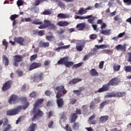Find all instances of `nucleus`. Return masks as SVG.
Masks as SVG:
<instances>
[{
  "label": "nucleus",
  "mask_w": 131,
  "mask_h": 131,
  "mask_svg": "<svg viewBox=\"0 0 131 131\" xmlns=\"http://www.w3.org/2000/svg\"><path fill=\"white\" fill-rule=\"evenodd\" d=\"M42 103H43V99H38L35 101V104L33 105L34 108L32 111L34 114L32 118V121H35L36 119H39L43 116V113L39 110L40 107H41Z\"/></svg>",
  "instance_id": "1"
},
{
  "label": "nucleus",
  "mask_w": 131,
  "mask_h": 131,
  "mask_svg": "<svg viewBox=\"0 0 131 131\" xmlns=\"http://www.w3.org/2000/svg\"><path fill=\"white\" fill-rule=\"evenodd\" d=\"M21 100L22 101H25L23 106L21 105H18L16 106L15 108L8 111L7 112V115L14 116V115L19 114V113L21 112V110H26L27 108H28V106H29V102L27 101V98L26 97H23Z\"/></svg>",
  "instance_id": "2"
},
{
  "label": "nucleus",
  "mask_w": 131,
  "mask_h": 131,
  "mask_svg": "<svg viewBox=\"0 0 131 131\" xmlns=\"http://www.w3.org/2000/svg\"><path fill=\"white\" fill-rule=\"evenodd\" d=\"M56 90L58 91L56 95L57 104L58 108H62L64 105V101H63L62 98H60L63 97L66 94V90H64V86L63 85L56 87Z\"/></svg>",
  "instance_id": "3"
},
{
  "label": "nucleus",
  "mask_w": 131,
  "mask_h": 131,
  "mask_svg": "<svg viewBox=\"0 0 131 131\" xmlns=\"http://www.w3.org/2000/svg\"><path fill=\"white\" fill-rule=\"evenodd\" d=\"M58 64H63L68 68H71L74 65V62L69 61V57L67 56L59 60L58 61Z\"/></svg>",
  "instance_id": "4"
},
{
  "label": "nucleus",
  "mask_w": 131,
  "mask_h": 131,
  "mask_svg": "<svg viewBox=\"0 0 131 131\" xmlns=\"http://www.w3.org/2000/svg\"><path fill=\"white\" fill-rule=\"evenodd\" d=\"M43 74L42 73H37L32 77L34 82H39V81L43 80Z\"/></svg>",
  "instance_id": "5"
},
{
  "label": "nucleus",
  "mask_w": 131,
  "mask_h": 131,
  "mask_svg": "<svg viewBox=\"0 0 131 131\" xmlns=\"http://www.w3.org/2000/svg\"><path fill=\"white\" fill-rule=\"evenodd\" d=\"M18 102L19 99L18 98V96L15 95H12L10 97V99L8 101V102L10 105H14V104H17Z\"/></svg>",
  "instance_id": "6"
},
{
  "label": "nucleus",
  "mask_w": 131,
  "mask_h": 131,
  "mask_svg": "<svg viewBox=\"0 0 131 131\" xmlns=\"http://www.w3.org/2000/svg\"><path fill=\"white\" fill-rule=\"evenodd\" d=\"M14 62L13 65L16 67L19 66V62H21L23 60V56L21 55H15L13 56Z\"/></svg>",
  "instance_id": "7"
},
{
  "label": "nucleus",
  "mask_w": 131,
  "mask_h": 131,
  "mask_svg": "<svg viewBox=\"0 0 131 131\" xmlns=\"http://www.w3.org/2000/svg\"><path fill=\"white\" fill-rule=\"evenodd\" d=\"M13 83V81L9 80L4 84L2 88V91L4 92H6V91H8L9 89H11V85Z\"/></svg>",
  "instance_id": "8"
},
{
  "label": "nucleus",
  "mask_w": 131,
  "mask_h": 131,
  "mask_svg": "<svg viewBox=\"0 0 131 131\" xmlns=\"http://www.w3.org/2000/svg\"><path fill=\"white\" fill-rule=\"evenodd\" d=\"M119 82H120V80L118 78H114L108 82V84L110 85H118Z\"/></svg>",
  "instance_id": "9"
},
{
  "label": "nucleus",
  "mask_w": 131,
  "mask_h": 131,
  "mask_svg": "<svg viewBox=\"0 0 131 131\" xmlns=\"http://www.w3.org/2000/svg\"><path fill=\"white\" fill-rule=\"evenodd\" d=\"M109 85H110V84H109V82H108V83L107 84H105L103 85L102 87L100 88L97 91V93H103V92H106V91H108Z\"/></svg>",
  "instance_id": "10"
},
{
  "label": "nucleus",
  "mask_w": 131,
  "mask_h": 131,
  "mask_svg": "<svg viewBox=\"0 0 131 131\" xmlns=\"http://www.w3.org/2000/svg\"><path fill=\"white\" fill-rule=\"evenodd\" d=\"M14 40L15 42L19 43L21 46H24V42H25V39L22 37H18L14 38Z\"/></svg>",
  "instance_id": "11"
},
{
  "label": "nucleus",
  "mask_w": 131,
  "mask_h": 131,
  "mask_svg": "<svg viewBox=\"0 0 131 131\" xmlns=\"http://www.w3.org/2000/svg\"><path fill=\"white\" fill-rule=\"evenodd\" d=\"M70 17H71V16L67 13H59L57 15V18H58V19H68L70 18Z\"/></svg>",
  "instance_id": "12"
},
{
  "label": "nucleus",
  "mask_w": 131,
  "mask_h": 131,
  "mask_svg": "<svg viewBox=\"0 0 131 131\" xmlns=\"http://www.w3.org/2000/svg\"><path fill=\"white\" fill-rule=\"evenodd\" d=\"M40 66H41V63H40V62H38V63L33 62L30 66V68L29 69V70L30 71L33 70V69L38 68V67H40Z\"/></svg>",
  "instance_id": "13"
},
{
  "label": "nucleus",
  "mask_w": 131,
  "mask_h": 131,
  "mask_svg": "<svg viewBox=\"0 0 131 131\" xmlns=\"http://www.w3.org/2000/svg\"><path fill=\"white\" fill-rule=\"evenodd\" d=\"M70 24L69 22L67 21H59L57 24L56 25L57 26H60V27H66V26H68Z\"/></svg>",
  "instance_id": "14"
},
{
  "label": "nucleus",
  "mask_w": 131,
  "mask_h": 131,
  "mask_svg": "<svg viewBox=\"0 0 131 131\" xmlns=\"http://www.w3.org/2000/svg\"><path fill=\"white\" fill-rule=\"evenodd\" d=\"M51 25V21L50 20H45L44 24L38 27L39 29H43V28H47L48 26H50Z\"/></svg>",
  "instance_id": "15"
},
{
  "label": "nucleus",
  "mask_w": 131,
  "mask_h": 131,
  "mask_svg": "<svg viewBox=\"0 0 131 131\" xmlns=\"http://www.w3.org/2000/svg\"><path fill=\"white\" fill-rule=\"evenodd\" d=\"M108 119H109L108 116H102L99 118V122L100 123H104V122H106Z\"/></svg>",
  "instance_id": "16"
},
{
  "label": "nucleus",
  "mask_w": 131,
  "mask_h": 131,
  "mask_svg": "<svg viewBox=\"0 0 131 131\" xmlns=\"http://www.w3.org/2000/svg\"><path fill=\"white\" fill-rule=\"evenodd\" d=\"M84 48V45H83L81 43H78V44H77L76 47L77 51H78L79 52H81V51H82Z\"/></svg>",
  "instance_id": "17"
},
{
  "label": "nucleus",
  "mask_w": 131,
  "mask_h": 131,
  "mask_svg": "<svg viewBox=\"0 0 131 131\" xmlns=\"http://www.w3.org/2000/svg\"><path fill=\"white\" fill-rule=\"evenodd\" d=\"M36 127H37V125H36V124L32 123L29 127L28 131H35Z\"/></svg>",
  "instance_id": "18"
},
{
  "label": "nucleus",
  "mask_w": 131,
  "mask_h": 131,
  "mask_svg": "<svg viewBox=\"0 0 131 131\" xmlns=\"http://www.w3.org/2000/svg\"><path fill=\"white\" fill-rule=\"evenodd\" d=\"M39 46L40 48H47L50 46V43L49 42L41 41L39 42Z\"/></svg>",
  "instance_id": "19"
},
{
  "label": "nucleus",
  "mask_w": 131,
  "mask_h": 131,
  "mask_svg": "<svg viewBox=\"0 0 131 131\" xmlns=\"http://www.w3.org/2000/svg\"><path fill=\"white\" fill-rule=\"evenodd\" d=\"M86 9H84L82 7L80 8L77 14V15H84V14H86Z\"/></svg>",
  "instance_id": "20"
},
{
  "label": "nucleus",
  "mask_w": 131,
  "mask_h": 131,
  "mask_svg": "<svg viewBox=\"0 0 131 131\" xmlns=\"http://www.w3.org/2000/svg\"><path fill=\"white\" fill-rule=\"evenodd\" d=\"M90 73L92 76H98L99 75L98 72H97V70L95 69H91L90 71Z\"/></svg>",
  "instance_id": "21"
},
{
  "label": "nucleus",
  "mask_w": 131,
  "mask_h": 131,
  "mask_svg": "<svg viewBox=\"0 0 131 131\" xmlns=\"http://www.w3.org/2000/svg\"><path fill=\"white\" fill-rule=\"evenodd\" d=\"M82 79L80 78L73 79L71 80L69 83V84H75V83H77V82H79V81H81Z\"/></svg>",
  "instance_id": "22"
},
{
  "label": "nucleus",
  "mask_w": 131,
  "mask_h": 131,
  "mask_svg": "<svg viewBox=\"0 0 131 131\" xmlns=\"http://www.w3.org/2000/svg\"><path fill=\"white\" fill-rule=\"evenodd\" d=\"M46 37V39L49 41H55V40H56L55 37H54V36H53L52 35H47Z\"/></svg>",
  "instance_id": "23"
},
{
  "label": "nucleus",
  "mask_w": 131,
  "mask_h": 131,
  "mask_svg": "<svg viewBox=\"0 0 131 131\" xmlns=\"http://www.w3.org/2000/svg\"><path fill=\"white\" fill-rule=\"evenodd\" d=\"M126 94L125 92H116L115 93V97H125Z\"/></svg>",
  "instance_id": "24"
},
{
  "label": "nucleus",
  "mask_w": 131,
  "mask_h": 131,
  "mask_svg": "<svg viewBox=\"0 0 131 131\" xmlns=\"http://www.w3.org/2000/svg\"><path fill=\"white\" fill-rule=\"evenodd\" d=\"M3 60L5 66H8L9 65V58L6 55H3Z\"/></svg>",
  "instance_id": "25"
},
{
  "label": "nucleus",
  "mask_w": 131,
  "mask_h": 131,
  "mask_svg": "<svg viewBox=\"0 0 131 131\" xmlns=\"http://www.w3.org/2000/svg\"><path fill=\"white\" fill-rule=\"evenodd\" d=\"M116 49L118 50H121L123 52H125V45H118L116 47Z\"/></svg>",
  "instance_id": "26"
},
{
  "label": "nucleus",
  "mask_w": 131,
  "mask_h": 131,
  "mask_svg": "<svg viewBox=\"0 0 131 131\" xmlns=\"http://www.w3.org/2000/svg\"><path fill=\"white\" fill-rule=\"evenodd\" d=\"M110 32H111V30H101L100 31V33L104 34V35H110Z\"/></svg>",
  "instance_id": "27"
},
{
  "label": "nucleus",
  "mask_w": 131,
  "mask_h": 131,
  "mask_svg": "<svg viewBox=\"0 0 131 131\" xmlns=\"http://www.w3.org/2000/svg\"><path fill=\"white\" fill-rule=\"evenodd\" d=\"M12 128V126L10 124L4 125V127L3 129V131H10Z\"/></svg>",
  "instance_id": "28"
},
{
  "label": "nucleus",
  "mask_w": 131,
  "mask_h": 131,
  "mask_svg": "<svg viewBox=\"0 0 131 131\" xmlns=\"http://www.w3.org/2000/svg\"><path fill=\"white\" fill-rule=\"evenodd\" d=\"M32 24H35V25H40L42 24V22H41L39 19H35L32 21Z\"/></svg>",
  "instance_id": "29"
},
{
  "label": "nucleus",
  "mask_w": 131,
  "mask_h": 131,
  "mask_svg": "<svg viewBox=\"0 0 131 131\" xmlns=\"http://www.w3.org/2000/svg\"><path fill=\"white\" fill-rule=\"evenodd\" d=\"M85 25L84 23L80 24L77 25L76 27L78 30H82L84 28Z\"/></svg>",
  "instance_id": "30"
},
{
  "label": "nucleus",
  "mask_w": 131,
  "mask_h": 131,
  "mask_svg": "<svg viewBox=\"0 0 131 131\" xmlns=\"http://www.w3.org/2000/svg\"><path fill=\"white\" fill-rule=\"evenodd\" d=\"M108 103H109V100H106L102 102L100 104V106H99L100 109H103V107L106 106V105H107Z\"/></svg>",
  "instance_id": "31"
},
{
  "label": "nucleus",
  "mask_w": 131,
  "mask_h": 131,
  "mask_svg": "<svg viewBox=\"0 0 131 131\" xmlns=\"http://www.w3.org/2000/svg\"><path fill=\"white\" fill-rule=\"evenodd\" d=\"M113 97H115V93L111 92L107 93V95L104 96V98H112Z\"/></svg>",
  "instance_id": "32"
},
{
  "label": "nucleus",
  "mask_w": 131,
  "mask_h": 131,
  "mask_svg": "<svg viewBox=\"0 0 131 131\" xmlns=\"http://www.w3.org/2000/svg\"><path fill=\"white\" fill-rule=\"evenodd\" d=\"M90 18H93V15H88L86 16H80V20H84V19H90Z\"/></svg>",
  "instance_id": "33"
},
{
  "label": "nucleus",
  "mask_w": 131,
  "mask_h": 131,
  "mask_svg": "<svg viewBox=\"0 0 131 131\" xmlns=\"http://www.w3.org/2000/svg\"><path fill=\"white\" fill-rule=\"evenodd\" d=\"M73 128L74 130H78V128H79V124L78 123H75Z\"/></svg>",
  "instance_id": "34"
},
{
  "label": "nucleus",
  "mask_w": 131,
  "mask_h": 131,
  "mask_svg": "<svg viewBox=\"0 0 131 131\" xmlns=\"http://www.w3.org/2000/svg\"><path fill=\"white\" fill-rule=\"evenodd\" d=\"M81 65H82V62H80L77 64H73L72 69H74V68H78L79 67H80V66H81Z\"/></svg>",
  "instance_id": "35"
},
{
  "label": "nucleus",
  "mask_w": 131,
  "mask_h": 131,
  "mask_svg": "<svg viewBox=\"0 0 131 131\" xmlns=\"http://www.w3.org/2000/svg\"><path fill=\"white\" fill-rule=\"evenodd\" d=\"M124 70L126 72H131V66H125L124 67Z\"/></svg>",
  "instance_id": "36"
},
{
  "label": "nucleus",
  "mask_w": 131,
  "mask_h": 131,
  "mask_svg": "<svg viewBox=\"0 0 131 131\" xmlns=\"http://www.w3.org/2000/svg\"><path fill=\"white\" fill-rule=\"evenodd\" d=\"M113 68L115 71H119V70L120 69V66L118 64H115Z\"/></svg>",
  "instance_id": "37"
},
{
  "label": "nucleus",
  "mask_w": 131,
  "mask_h": 131,
  "mask_svg": "<svg viewBox=\"0 0 131 131\" xmlns=\"http://www.w3.org/2000/svg\"><path fill=\"white\" fill-rule=\"evenodd\" d=\"M76 118H77V115H76V114H73L72 115V118H71V120L72 122H74L75 120H76Z\"/></svg>",
  "instance_id": "38"
},
{
  "label": "nucleus",
  "mask_w": 131,
  "mask_h": 131,
  "mask_svg": "<svg viewBox=\"0 0 131 131\" xmlns=\"http://www.w3.org/2000/svg\"><path fill=\"white\" fill-rule=\"evenodd\" d=\"M30 98H35L36 97V92H32L29 94Z\"/></svg>",
  "instance_id": "39"
},
{
  "label": "nucleus",
  "mask_w": 131,
  "mask_h": 131,
  "mask_svg": "<svg viewBox=\"0 0 131 131\" xmlns=\"http://www.w3.org/2000/svg\"><path fill=\"white\" fill-rule=\"evenodd\" d=\"M49 29H50V30H54V29H56V26L51 23L50 25H49Z\"/></svg>",
  "instance_id": "40"
},
{
  "label": "nucleus",
  "mask_w": 131,
  "mask_h": 131,
  "mask_svg": "<svg viewBox=\"0 0 131 131\" xmlns=\"http://www.w3.org/2000/svg\"><path fill=\"white\" fill-rule=\"evenodd\" d=\"M90 108L91 110H94V109H96V105H95V103L92 102L90 105Z\"/></svg>",
  "instance_id": "41"
},
{
  "label": "nucleus",
  "mask_w": 131,
  "mask_h": 131,
  "mask_svg": "<svg viewBox=\"0 0 131 131\" xmlns=\"http://www.w3.org/2000/svg\"><path fill=\"white\" fill-rule=\"evenodd\" d=\"M95 8L98 9V8H103V6L101 3H96L94 6Z\"/></svg>",
  "instance_id": "42"
},
{
  "label": "nucleus",
  "mask_w": 131,
  "mask_h": 131,
  "mask_svg": "<svg viewBox=\"0 0 131 131\" xmlns=\"http://www.w3.org/2000/svg\"><path fill=\"white\" fill-rule=\"evenodd\" d=\"M123 3L125 4L127 6H130L131 5V0H123Z\"/></svg>",
  "instance_id": "43"
},
{
  "label": "nucleus",
  "mask_w": 131,
  "mask_h": 131,
  "mask_svg": "<svg viewBox=\"0 0 131 131\" xmlns=\"http://www.w3.org/2000/svg\"><path fill=\"white\" fill-rule=\"evenodd\" d=\"M36 58H37V54L32 55L30 58V61H34Z\"/></svg>",
  "instance_id": "44"
},
{
  "label": "nucleus",
  "mask_w": 131,
  "mask_h": 131,
  "mask_svg": "<svg viewBox=\"0 0 131 131\" xmlns=\"http://www.w3.org/2000/svg\"><path fill=\"white\" fill-rule=\"evenodd\" d=\"M52 94V91H50L49 90H47L45 92V94L46 95V96H51Z\"/></svg>",
  "instance_id": "45"
},
{
  "label": "nucleus",
  "mask_w": 131,
  "mask_h": 131,
  "mask_svg": "<svg viewBox=\"0 0 131 131\" xmlns=\"http://www.w3.org/2000/svg\"><path fill=\"white\" fill-rule=\"evenodd\" d=\"M104 62L103 61H101L99 63V67L100 69H103V67L104 66Z\"/></svg>",
  "instance_id": "46"
},
{
  "label": "nucleus",
  "mask_w": 131,
  "mask_h": 131,
  "mask_svg": "<svg viewBox=\"0 0 131 131\" xmlns=\"http://www.w3.org/2000/svg\"><path fill=\"white\" fill-rule=\"evenodd\" d=\"M100 48L101 49H107L108 48H109V45H100Z\"/></svg>",
  "instance_id": "47"
},
{
  "label": "nucleus",
  "mask_w": 131,
  "mask_h": 131,
  "mask_svg": "<svg viewBox=\"0 0 131 131\" xmlns=\"http://www.w3.org/2000/svg\"><path fill=\"white\" fill-rule=\"evenodd\" d=\"M17 5L18 7H20V6H22V5H23V1L21 0H18L17 2Z\"/></svg>",
  "instance_id": "48"
},
{
  "label": "nucleus",
  "mask_w": 131,
  "mask_h": 131,
  "mask_svg": "<svg viewBox=\"0 0 131 131\" xmlns=\"http://www.w3.org/2000/svg\"><path fill=\"white\" fill-rule=\"evenodd\" d=\"M18 17H19V15H16V14L12 15L11 16V20H15V19H16V18H18Z\"/></svg>",
  "instance_id": "49"
},
{
  "label": "nucleus",
  "mask_w": 131,
  "mask_h": 131,
  "mask_svg": "<svg viewBox=\"0 0 131 131\" xmlns=\"http://www.w3.org/2000/svg\"><path fill=\"white\" fill-rule=\"evenodd\" d=\"M81 92V90L74 91V94H75L77 96H79V95H80V92Z\"/></svg>",
  "instance_id": "50"
},
{
  "label": "nucleus",
  "mask_w": 131,
  "mask_h": 131,
  "mask_svg": "<svg viewBox=\"0 0 131 131\" xmlns=\"http://www.w3.org/2000/svg\"><path fill=\"white\" fill-rule=\"evenodd\" d=\"M3 45H4V46H5L6 49H7V48H8V42H7V41H6V39L3 40Z\"/></svg>",
  "instance_id": "51"
},
{
  "label": "nucleus",
  "mask_w": 131,
  "mask_h": 131,
  "mask_svg": "<svg viewBox=\"0 0 131 131\" xmlns=\"http://www.w3.org/2000/svg\"><path fill=\"white\" fill-rule=\"evenodd\" d=\"M38 34L40 36H42V35H45V31H39L38 32Z\"/></svg>",
  "instance_id": "52"
},
{
  "label": "nucleus",
  "mask_w": 131,
  "mask_h": 131,
  "mask_svg": "<svg viewBox=\"0 0 131 131\" xmlns=\"http://www.w3.org/2000/svg\"><path fill=\"white\" fill-rule=\"evenodd\" d=\"M91 39H96L97 38V35L96 34H92L90 35Z\"/></svg>",
  "instance_id": "53"
},
{
  "label": "nucleus",
  "mask_w": 131,
  "mask_h": 131,
  "mask_svg": "<svg viewBox=\"0 0 131 131\" xmlns=\"http://www.w3.org/2000/svg\"><path fill=\"white\" fill-rule=\"evenodd\" d=\"M92 27L94 29V30L98 32V26L97 25H92Z\"/></svg>",
  "instance_id": "54"
},
{
  "label": "nucleus",
  "mask_w": 131,
  "mask_h": 131,
  "mask_svg": "<svg viewBox=\"0 0 131 131\" xmlns=\"http://www.w3.org/2000/svg\"><path fill=\"white\" fill-rule=\"evenodd\" d=\"M9 123V120H8V119L6 118L5 119V122L3 124V125H8V124H8Z\"/></svg>",
  "instance_id": "55"
},
{
  "label": "nucleus",
  "mask_w": 131,
  "mask_h": 131,
  "mask_svg": "<svg viewBox=\"0 0 131 131\" xmlns=\"http://www.w3.org/2000/svg\"><path fill=\"white\" fill-rule=\"evenodd\" d=\"M62 48V50H65V49H69L70 48V45H67V46H61Z\"/></svg>",
  "instance_id": "56"
},
{
  "label": "nucleus",
  "mask_w": 131,
  "mask_h": 131,
  "mask_svg": "<svg viewBox=\"0 0 131 131\" xmlns=\"http://www.w3.org/2000/svg\"><path fill=\"white\" fill-rule=\"evenodd\" d=\"M58 34H62V33H64V30L62 29H60L58 31H57Z\"/></svg>",
  "instance_id": "57"
},
{
  "label": "nucleus",
  "mask_w": 131,
  "mask_h": 131,
  "mask_svg": "<svg viewBox=\"0 0 131 131\" xmlns=\"http://www.w3.org/2000/svg\"><path fill=\"white\" fill-rule=\"evenodd\" d=\"M53 124H54V122L53 121H50L48 124L49 127H50V128H52Z\"/></svg>",
  "instance_id": "58"
},
{
  "label": "nucleus",
  "mask_w": 131,
  "mask_h": 131,
  "mask_svg": "<svg viewBox=\"0 0 131 131\" xmlns=\"http://www.w3.org/2000/svg\"><path fill=\"white\" fill-rule=\"evenodd\" d=\"M125 34V32L120 33L118 35V37H122Z\"/></svg>",
  "instance_id": "59"
},
{
  "label": "nucleus",
  "mask_w": 131,
  "mask_h": 131,
  "mask_svg": "<svg viewBox=\"0 0 131 131\" xmlns=\"http://www.w3.org/2000/svg\"><path fill=\"white\" fill-rule=\"evenodd\" d=\"M85 129H86L87 131H94V129H93L92 127H85Z\"/></svg>",
  "instance_id": "60"
},
{
  "label": "nucleus",
  "mask_w": 131,
  "mask_h": 131,
  "mask_svg": "<svg viewBox=\"0 0 131 131\" xmlns=\"http://www.w3.org/2000/svg\"><path fill=\"white\" fill-rule=\"evenodd\" d=\"M17 73L18 76H21V75H23V72H22L21 71H17Z\"/></svg>",
  "instance_id": "61"
},
{
  "label": "nucleus",
  "mask_w": 131,
  "mask_h": 131,
  "mask_svg": "<svg viewBox=\"0 0 131 131\" xmlns=\"http://www.w3.org/2000/svg\"><path fill=\"white\" fill-rule=\"evenodd\" d=\"M25 21H26V22H31V21H32V19H31V18L28 17L26 18L25 19Z\"/></svg>",
  "instance_id": "62"
},
{
  "label": "nucleus",
  "mask_w": 131,
  "mask_h": 131,
  "mask_svg": "<svg viewBox=\"0 0 131 131\" xmlns=\"http://www.w3.org/2000/svg\"><path fill=\"white\" fill-rule=\"evenodd\" d=\"M41 1V0H36V2H35V6H38Z\"/></svg>",
  "instance_id": "63"
},
{
  "label": "nucleus",
  "mask_w": 131,
  "mask_h": 131,
  "mask_svg": "<svg viewBox=\"0 0 131 131\" xmlns=\"http://www.w3.org/2000/svg\"><path fill=\"white\" fill-rule=\"evenodd\" d=\"M70 103L72 105H74V104H75V103H76V99H72V100H71Z\"/></svg>",
  "instance_id": "64"
}]
</instances>
